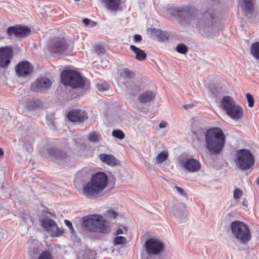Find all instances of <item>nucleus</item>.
<instances>
[{
    "instance_id": "b1692460",
    "label": "nucleus",
    "mask_w": 259,
    "mask_h": 259,
    "mask_svg": "<svg viewBox=\"0 0 259 259\" xmlns=\"http://www.w3.org/2000/svg\"><path fill=\"white\" fill-rule=\"evenodd\" d=\"M100 159L104 163L110 166L118 164V160L112 155L102 154L99 155Z\"/></svg>"
},
{
    "instance_id": "5fc2aeb1",
    "label": "nucleus",
    "mask_w": 259,
    "mask_h": 259,
    "mask_svg": "<svg viewBox=\"0 0 259 259\" xmlns=\"http://www.w3.org/2000/svg\"><path fill=\"white\" fill-rule=\"evenodd\" d=\"M124 230H125V232H127V229H126V228H125V227H124Z\"/></svg>"
},
{
    "instance_id": "2f4dec72",
    "label": "nucleus",
    "mask_w": 259,
    "mask_h": 259,
    "mask_svg": "<svg viewBox=\"0 0 259 259\" xmlns=\"http://www.w3.org/2000/svg\"><path fill=\"white\" fill-rule=\"evenodd\" d=\"M100 136L96 132H92L89 135L88 139L92 142H97L100 140Z\"/></svg>"
},
{
    "instance_id": "4d7b16f0",
    "label": "nucleus",
    "mask_w": 259,
    "mask_h": 259,
    "mask_svg": "<svg viewBox=\"0 0 259 259\" xmlns=\"http://www.w3.org/2000/svg\"><path fill=\"white\" fill-rule=\"evenodd\" d=\"M79 0H75V1L77 2V1H79Z\"/></svg>"
},
{
    "instance_id": "72a5a7b5",
    "label": "nucleus",
    "mask_w": 259,
    "mask_h": 259,
    "mask_svg": "<svg viewBox=\"0 0 259 259\" xmlns=\"http://www.w3.org/2000/svg\"><path fill=\"white\" fill-rule=\"evenodd\" d=\"M112 134L113 137L120 140L124 139L125 137L124 133L120 130H113Z\"/></svg>"
},
{
    "instance_id": "c85d7f7f",
    "label": "nucleus",
    "mask_w": 259,
    "mask_h": 259,
    "mask_svg": "<svg viewBox=\"0 0 259 259\" xmlns=\"http://www.w3.org/2000/svg\"><path fill=\"white\" fill-rule=\"evenodd\" d=\"M251 53L256 59L259 60V41H256L251 45Z\"/></svg>"
},
{
    "instance_id": "1a4fd4ad",
    "label": "nucleus",
    "mask_w": 259,
    "mask_h": 259,
    "mask_svg": "<svg viewBox=\"0 0 259 259\" xmlns=\"http://www.w3.org/2000/svg\"><path fill=\"white\" fill-rule=\"evenodd\" d=\"M236 157V165L241 170L248 169L254 164V158L248 149H243L238 150Z\"/></svg>"
},
{
    "instance_id": "9d476101",
    "label": "nucleus",
    "mask_w": 259,
    "mask_h": 259,
    "mask_svg": "<svg viewBox=\"0 0 259 259\" xmlns=\"http://www.w3.org/2000/svg\"><path fill=\"white\" fill-rule=\"evenodd\" d=\"M238 5L249 22L254 23L259 20V13L254 9L253 0H240Z\"/></svg>"
},
{
    "instance_id": "09e8293b",
    "label": "nucleus",
    "mask_w": 259,
    "mask_h": 259,
    "mask_svg": "<svg viewBox=\"0 0 259 259\" xmlns=\"http://www.w3.org/2000/svg\"><path fill=\"white\" fill-rule=\"evenodd\" d=\"M123 232L122 229L118 228L116 231V234L119 235L121 234H123Z\"/></svg>"
},
{
    "instance_id": "423d86ee",
    "label": "nucleus",
    "mask_w": 259,
    "mask_h": 259,
    "mask_svg": "<svg viewBox=\"0 0 259 259\" xmlns=\"http://www.w3.org/2000/svg\"><path fill=\"white\" fill-rule=\"evenodd\" d=\"M145 254L142 259H163L158 255L164 250L162 241L156 238H150L146 240L144 244Z\"/></svg>"
},
{
    "instance_id": "473e14b6",
    "label": "nucleus",
    "mask_w": 259,
    "mask_h": 259,
    "mask_svg": "<svg viewBox=\"0 0 259 259\" xmlns=\"http://www.w3.org/2000/svg\"><path fill=\"white\" fill-rule=\"evenodd\" d=\"M126 239L123 236H117L113 240V243L115 245L124 244L126 243Z\"/></svg>"
},
{
    "instance_id": "f8f14e48",
    "label": "nucleus",
    "mask_w": 259,
    "mask_h": 259,
    "mask_svg": "<svg viewBox=\"0 0 259 259\" xmlns=\"http://www.w3.org/2000/svg\"><path fill=\"white\" fill-rule=\"evenodd\" d=\"M171 212L180 223H185L188 219L189 212L186 204L183 202L175 204L171 207Z\"/></svg>"
},
{
    "instance_id": "ea45409f",
    "label": "nucleus",
    "mask_w": 259,
    "mask_h": 259,
    "mask_svg": "<svg viewBox=\"0 0 259 259\" xmlns=\"http://www.w3.org/2000/svg\"><path fill=\"white\" fill-rule=\"evenodd\" d=\"M118 214L113 210H109L106 211V215L110 219H116Z\"/></svg>"
},
{
    "instance_id": "de8ad7c7",
    "label": "nucleus",
    "mask_w": 259,
    "mask_h": 259,
    "mask_svg": "<svg viewBox=\"0 0 259 259\" xmlns=\"http://www.w3.org/2000/svg\"><path fill=\"white\" fill-rule=\"evenodd\" d=\"M193 104H186V105H184L183 107L185 109L187 110L189 108H192L193 107Z\"/></svg>"
},
{
    "instance_id": "f704fd0d",
    "label": "nucleus",
    "mask_w": 259,
    "mask_h": 259,
    "mask_svg": "<svg viewBox=\"0 0 259 259\" xmlns=\"http://www.w3.org/2000/svg\"><path fill=\"white\" fill-rule=\"evenodd\" d=\"M176 50L178 53L182 54H185L188 52L187 46L183 44L178 45L176 48Z\"/></svg>"
},
{
    "instance_id": "39448f33",
    "label": "nucleus",
    "mask_w": 259,
    "mask_h": 259,
    "mask_svg": "<svg viewBox=\"0 0 259 259\" xmlns=\"http://www.w3.org/2000/svg\"><path fill=\"white\" fill-rule=\"evenodd\" d=\"M61 81L64 85L72 89L83 88L88 90L91 85L89 80L84 79L79 72L72 70H63L61 74Z\"/></svg>"
},
{
    "instance_id": "4468645a",
    "label": "nucleus",
    "mask_w": 259,
    "mask_h": 259,
    "mask_svg": "<svg viewBox=\"0 0 259 259\" xmlns=\"http://www.w3.org/2000/svg\"><path fill=\"white\" fill-rule=\"evenodd\" d=\"M52 85L51 80L47 77H41L35 80L31 85V90L34 92L45 93Z\"/></svg>"
},
{
    "instance_id": "603ef678",
    "label": "nucleus",
    "mask_w": 259,
    "mask_h": 259,
    "mask_svg": "<svg viewBox=\"0 0 259 259\" xmlns=\"http://www.w3.org/2000/svg\"><path fill=\"white\" fill-rule=\"evenodd\" d=\"M256 183L259 185V178H258L256 180Z\"/></svg>"
},
{
    "instance_id": "0eeeda50",
    "label": "nucleus",
    "mask_w": 259,
    "mask_h": 259,
    "mask_svg": "<svg viewBox=\"0 0 259 259\" xmlns=\"http://www.w3.org/2000/svg\"><path fill=\"white\" fill-rule=\"evenodd\" d=\"M230 228L233 236L240 243L245 244L251 239V233L248 227L243 222L235 221L230 224Z\"/></svg>"
},
{
    "instance_id": "3c124183",
    "label": "nucleus",
    "mask_w": 259,
    "mask_h": 259,
    "mask_svg": "<svg viewBox=\"0 0 259 259\" xmlns=\"http://www.w3.org/2000/svg\"><path fill=\"white\" fill-rule=\"evenodd\" d=\"M52 125L53 126V127H54V129H56V126H55V125L54 123V122H52Z\"/></svg>"
},
{
    "instance_id": "f257e3e1",
    "label": "nucleus",
    "mask_w": 259,
    "mask_h": 259,
    "mask_svg": "<svg viewBox=\"0 0 259 259\" xmlns=\"http://www.w3.org/2000/svg\"><path fill=\"white\" fill-rule=\"evenodd\" d=\"M175 12L182 21L195 25L202 35L212 37L219 33L218 17L213 10L200 14L194 8L185 7L177 8Z\"/></svg>"
},
{
    "instance_id": "49530a36",
    "label": "nucleus",
    "mask_w": 259,
    "mask_h": 259,
    "mask_svg": "<svg viewBox=\"0 0 259 259\" xmlns=\"http://www.w3.org/2000/svg\"><path fill=\"white\" fill-rule=\"evenodd\" d=\"M167 125V123L166 121H162L160 122L159 125V127L160 128L166 127Z\"/></svg>"
},
{
    "instance_id": "a211bd4d",
    "label": "nucleus",
    "mask_w": 259,
    "mask_h": 259,
    "mask_svg": "<svg viewBox=\"0 0 259 259\" xmlns=\"http://www.w3.org/2000/svg\"><path fill=\"white\" fill-rule=\"evenodd\" d=\"M15 70L19 76L26 77L31 73L33 67L29 62L25 61L19 63L16 65Z\"/></svg>"
},
{
    "instance_id": "c03bdc74",
    "label": "nucleus",
    "mask_w": 259,
    "mask_h": 259,
    "mask_svg": "<svg viewBox=\"0 0 259 259\" xmlns=\"http://www.w3.org/2000/svg\"><path fill=\"white\" fill-rule=\"evenodd\" d=\"M64 223L65 225L69 228L70 233L73 234L74 233V230L71 222L69 220H65Z\"/></svg>"
},
{
    "instance_id": "bb28decb",
    "label": "nucleus",
    "mask_w": 259,
    "mask_h": 259,
    "mask_svg": "<svg viewBox=\"0 0 259 259\" xmlns=\"http://www.w3.org/2000/svg\"><path fill=\"white\" fill-rule=\"evenodd\" d=\"M125 85L127 88V92L131 96L136 95L138 93H139L141 90V87L139 85L134 82H132V83L129 84Z\"/></svg>"
},
{
    "instance_id": "e433bc0d",
    "label": "nucleus",
    "mask_w": 259,
    "mask_h": 259,
    "mask_svg": "<svg viewBox=\"0 0 259 259\" xmlns=\"http://www.w3.org/2000/svg\"><path fill=\"white\" fill-rule=\"evenodd\" d=\"M110 85L107 82H104L98 83L97 88L100 91H105L109 90Z\"/></svg>"
},
{
    "instance_id": "37998d69",
    "label": "nucleus",
    "mask_w": 259,
    "mask_h": 259,
    "mask_svg": "<svg viewBox=\"0 0 259 259\" xmlns=\"http://www.w3.org/2000/svg\"><path fill=\"white\" fill-rule=\"evenodd\" d=\"M242 192L238 188L235 189L234 191L233 197L235 199H239L242 196Z\"/></svg>"
},
{
    "instance_id": "4be33fe9",
    "label": "nucleus",
    "mask_w": 259,
    "mask_h": 259,
    "mask_svg": "<svg viewBox=\"0 0 259 259\" xmlns=\"http://www.w3.org/2000/svg\"><path fill=\"white\" fill-rule=\"evenodd\" d=\"M96 255L95 251L84 248L79 249L77 253V259H95Z\"/></svg>"
},
{
    "instance_id": "393cba45",
    "label": "nucleus",
    "mask_w": 259,
    "mask_h": 259,
    "mask_svg": "<svg viewBox=\"0 0 259 259\" xmlns=\"http://www.w3.org/2000/svg\"><path fill=\"white\" fill-rule=\"evenodd\" d=\"M130 49L136 54L135 58L139 61L144 60L147 57L145 52L134 45L130 46Z\"/></svg>"
},
{
    "instance_id": "412c9836",
    "label": "nucleus",
    "mask_w": 259,
    "mask_h": 259,
    "mask_svg": "<svg viewBox=\"0 0 259 259\" xmlns=\"http://www.w3.org/2000/svg\"><path fill=\"white\" fill-rule=\"evenodd\" d=\"M155 97L156 93L154 91L147 90L139 95L138 100L140 103L145 104L153 101Z\"/></svg>"
},
{
    "instance_id": "6ab92c4d",
    "label": "nucleus",
    "mask_w": 259,
    "mask_h": 259,
    "mask_svg": "<svg viewBox=\"0 0 259 259\" xmlns=\"http://www.w3.org/2000/svg\"><path fill=\"white\" fill-rule=\"evenodd\" d=\"M67 117L73 122H82L88 118L87 112L83 110L74 109L69 112Z\"/></svg>"
},
{
    "instance_id": "6e6552de",
    "label": "nucleus",
    "mask_w": 259,
    "mask_h": 259,
    "mask_svg": "<svg viewBox=\"0 0 259 259\" xmlns=\"http://www.w3.org/2000/svg\"><path fill=\"white\" fill-rule=\"evenodd\" d=\"M222 105L227 114L233 119H239L243 115L242 109L236 104L233 98L226 96L222 100Z\"/></svg>"
},
{
    "instance_id": "c9c22d12",
    "label": "nucleus",
    "mask_w": 259,
    "mask_h": 259,
    "mask_svg": "<svg viewBox=\"0 0 259 259\" xmlns=\"http://www.w3.org/2000/svg\"><path fill=\"white\" fill-rule=\"evenodd\" d=\"M37 259H54L51 253L49 251H45L39 255Z\"/></svg>"
},
{
    "instance_id": "6e6d98bb",
    "label": "nucleus",
    "mask_w": 259,
    "mask_h": 259,
    "mask_svg": "<svg viewBox=\"0 0 259 259\" xmlns=\"http://www.w3.org/2000/svg\"><path fill=\"white\" fill-rule=\"evenodd\" d=\"M51 214V216H52V213L51 212L49 213Z\"/></svg>"
},
{
    "instance_id": "8fccbe9b",
    "label": "nucleus",
    "mask_w": 259,
    "mask_h": 259,
    "mask_svg": "<svg viewBox=\"0 0 259 259\" xmlns=\"http://www.w3.org/2000/svg\"><path fill=\"white\" fill-rule=\"evenodd\" d=\"M4 155V152L3 150L0 148V157Z\"/></svg>"
},
{
    "instance_id": "864d4df0",
    "label": "nucleus",
    "mask_w": 259,
    "mask_h": 259,
    "mask_svg": "<svg viewBox=\"0 0 259 259\" xmlns=\"http://www.w3.org/2000/svg\"><path fill=\"white\" fill-rule=\"evenodd\" d=\"M146 166H149V163H147V162H146Z\"/></svg>"
},
{
    "instance_id": "20e7f679",
    "label": "nucleus",
    "mask_w": 259,
    "mask_h": 259,
    "mask_svg": "<svg viewBox=\"0 0 259 259\" xmlns=\"http://www.w3.org/2000/svg\"><path fill=\"white\" fill-rule=\"evenodd\" d=\"M82 228L86 231L108 234L110 232V226L103 217L99 214H90L83 218Z\"/></svg>"
},
{
    "instance_id": "79ce46f5",
    "label": "nucleus",
    "mask_w": 259,
    "mask_h": 259,
    "mask_svg": "<svg viewBox=\"0 0 259 259\" xmlns=\"http://www.w3.org/2000/svg\"><path fill=\"white\" fill-rule=\"evenodd\" d=\"M246 99L248 103V106L249 107H253L254 105V99L252 96L250 94L248 93L246 94Z\"/></svg>"
},
{
    "instance_id": "aec40b11",
    "label": "nucleus",
    "mask_w": 259,
    "mask_h": 259,
    "mask_svg": "<svg viewBox=\"0 0 259 259\" xmlns=\"http://www.w3.org/2000/svg\"><path fill=\"white\" fill-rule=\"evenodd\" d=\"M48 153L51 158L55 160H63L67 156V153L64 150L54 147L49 148Z\"/></svg>"
},
{
    "instance_id": "f03ea898",
    "label": "nucleus",
    "mask_w": 259,
    "mask_h": 259,
    "mask_svg": "<svg viewBox=\"0 0 259 259\" xmlns=\"http://www.w3.org/2000/svg\"><path fill=\"white\" fill-rule=\"evenodd\" d=\"M205 133V147L212 155H219L223 150L225 144V136L219 127H212L206 132L203 129L200 134Z\"/></svg>"
},
{
    "instance_id": "7ed1b4c3",
    "label": "nucleus",
    "mask_w": 259,
    "mask_h": 259,
    "mask_svg": "<svg viewBox=\"0 0 259 259\" xmlns=\"http://www.w3.org/2000/svg\"><path fill=\"white\" fill-rule=\"evenodd\" d=\"M108 184V177L103 172L94 174L83 188L84 195L93 198L102 196V191Z\"/></svg>"
},
{
    "instance_id": "58836bf2",
    "label": "nucleus",
    "mask_w": 259,
    "mask_h": 259,
    "mask_svg": "<svg viewBox=\"0 0 259 259\" xmlns=\"http://www.w3.org/2000/svg\"><path fill=\"white\" fill-rule=\"evenodd\" d=\"M175 188L177 190L178 193L181 195L182 196H183L184 198L188 199V197L186 193V192L184 191V190L178 186H175Z\"/></svg>"
},
{
    "instance_id": "cd10ccee",
    "label": "nucleus",
    "mask_w": 259,
    "mask_h": 259,
    "mask_svg": "<svg viewBox=\"0 0 259 259\" xmlns=\"http://www.w3.org/2000/svg\"><path fill=\"white\" fill-rule=\"evenodd\" d=\"M27 106L29 109H39L42 108L43 103L40 100H32L28 103Z\"/></svg>"
},
{
    "instance_id": "f3484780",
    "label": "nucleus",
    "mask_w": 259,
    "mask_h": 259,
    "mask_svg": "<svg viewBox=\"0 0 259 259\" xmlns=\"http://www.w3.org/2000/svg\"><path fill=\"white\" fill-rule=\"evenodd\" d=\"M13 56V49L10 46L0 49V67L5 68L10 63Z\"/></svg>"
},
{
    "instance_id": "c756f323",
    "label": "nucleus",
    "mask_w": 259,
    "mask_h": 259,
    "mask_svg": "<svg viewBox=\"0 0 259 259\" xmlns=\"http://www.w3.org/2000/svg\"><path fill=\"white\" fill-rule=\"evenodd\" d=\"M168 154L167 151H163L159 153L156 157V163L160 164L165 161L168 158Z\"/></svg>"
},
{
    "instance_id": "2eb2a0df",
    "label": "nucleus",
    "mask_w": 259,
    "mask_h": 259,
    "mask_svg": "<svg viewBox=\"0 0 259 259\" xmlns=\"http://www.w3.org/2000/svg\"><path fill=\"white\" fill-rule=\"evenodd\" d=\"M180 164L184 169L191 173L199 171L201 167L199 161L192 158L183 159L181 160Z\"/></svg>"
},
{
    "instance_id": "a19ab883",
    "label": "nucleus",
    "mask_w": 259,
    "mask_h": 259,
    "mask_svg": "<svg viewBox=\"0 0 259 259\" xmlns=\"http://www.w3.org/2000/svg\"><path fill=\"white\" fill-rule=\"evenodd\" d=\"M95 53L98 55L105 53L104 47L101 45H97L95 47Z\"/></svg>"
},
{
    "instance_id": "ddd939ff",
    "label": "nucleus",
    "mask_w": 259,
    "mask_h": 259,
    "mask_svg": "<svg viewBox=\"0 0 259 259\" xmlns=\"http://www.w3.org/2000/svg\"><path fill=\"white\" fill-rule=\"evenodd\" d=\"M40 223L42 227L52 237H59L63 233V230L60 229L56 222L48 217L42 219Z\"/></svg>"
},
{
    "instance_id": "9b49d317",
    "label": "nucleus",
    "mask_w": 259,
    "mask_h": 259,
    "mask_svg": "<svg viewBox=\"0 0 259 259\" xmlns=\"http://www.w3.org/2000/svg\"><path fill=\"white\" fill-rule=\"evenodd\" d=\"M69 46L64 38H55L53 39L49 47L52 53L58 54H67Z\"/></svg>"
},
{
    "instance_id": "a878e982",
    "label": "nucleus",
    "mask_w": 259,
    "mask_h": 259,
    "mask_svg": "<svg viewBox=\"0 0 259 259\" xmlns=\"http://www.w3.org/2000/svg\"><path fill=\"white\" fill-rule=\"evenodd\" d=\"M152 33L156 35L158 39L160 41H164L168 39L169 34L165 31H162L159 29L154 28Z\"/></svg>"
},
{
    "instance_id": "a18cd8bd",
    "label": "nucleus",
    "mask_w": 259,
    "mask_h": 259,
    "mask_svg": "<svg viewBox=\"0 0 259 259\" xmlns=\"http://www.w3.org/2000/svg\"><path fill=\"white\" fill-rule=\"evenodd\" d=\"M142 39V36L140 34H135L134 36V41L135 42H139Z\"/></svg>"
},
{
    "instance_id": "7c9ffc66",
    "label": "nucleus",
    "mask_w": 259,
    "mask_h": 259,
    "mask_svg": "<svg viewBox=\"0 0 259 259\" xmlns=\"http://www.w3.org/2000/svg\"><path fill=\"white\" fill-rule=\"evenodd\" d=\"M134 76V73L128 68L124 69L123 73L121 74V77L124 79L133 78Z\"/></svg>"
},
{
    "instance_id": "4c0bfd02",
    "label": "nucleus",
    "mask_w": 259,
    "mask_h": 259,
    "mask_svg": "<svg viewBox=\"0 0 259 259\" xmlns=\"http://www.w3.org/2000/svg\"><path fill=\"white\" fill-rule=\"evenodd\" d=\"M82 22L85 26L90 27H94L96 26V23L94 21H91L88 18H84L82 20Z\"/></svg>"
},
{
    "instance_id": "dca6fc26",
    "label": "nucleus",
    "mask_w": 259,
    "mask_h": 259,
    "mask_svg": "<svg viewBox=\"0 0 259 259\" xmlns=\"http://www.w3.org/2000/svg\"><path fill=\"white\" fill-rule=\"evenodd\" d=\"M7 32L9 36L14 34L16 37H25L30 33L31 30L28 27L17 25L9 27Z\"/></svg>"
},
{
    "instance_id": "5701e85b",
    "label": "nucleus",
    "mask_w": 259,
    "mask_h": 259,
    "mask_svg": "<svg viewBox=\"0 0 259 259\" xmlns=\"http://www.w3.org/2000/svg\"><path fill=\"white\" fill-rule=\"evenodd\" d=\"M105 8L110 11H117L121 4V0H101Z\"/></svg>"
}]
</instances>
